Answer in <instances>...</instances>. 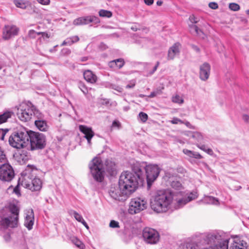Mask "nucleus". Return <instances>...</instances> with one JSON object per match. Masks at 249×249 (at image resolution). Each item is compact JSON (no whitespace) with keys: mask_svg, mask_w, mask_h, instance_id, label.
I'll return each mask as SVG.
<instances>
[{"mask_svg":"<svg viewBox=\"0 0 249 249\" xmlns=\"http://www.w3.org/2000/svg\"><path fill=\"white\" fill-rule=\"evenodd\" d=\"M172 187L175 190H180L182 188V185L179 181H173L171 184Z\"/></svg>","mask_w":249,"mask_h":249,"instance_id":"37","label":"nucleus"},{"mask_svg":"<svg viewBox=\"0 0 249 249\" xmlns=\"http://www.w3.org/2000/svg\"><path fill=\"white\" fill-rule=\"evenodd\" d=\"M132 172H123L119 178V185L124 189L130 195L138 187L139 180L143 176V167L139 162L133 163L132 165Z\"/></svg>","mask_w":249,"mask_h":249,"instance_id":"1","label":"nucleus"},{"mask_svg":"<svg viewBox=\"0 0 249 249\" xmlns=\"http://www.w3.org/2000/svg\"><path fill=\"white\" fill-rule=\"evenodd\" d=\"M19 29L14 25H6L3 28L2 37L4 40H9L17 36Z\"/></svg>","mask_w":249,"mask_h":249,"instance_id":"15","label":"nucleus"},{"mask_svg":"<svg viewBox=\"0 0 249 249\" xmlns=\"http://www.w3.org/2000/svg\"><path fill=\"white\" fill-rule=\"evenodd\" d=\"M39 3L43 5H48L50 3V0H36Z\"/></svg>","mask_w":249,"mask_h":249,"instance_id":"55","label":"nucleus"},{"mask_svg":"<svg viewBox=\"0 0 249 249\" xmlns=\"http://www.w3.org/2000/svg\"><path fill=\"white\" fill-rule=\"evenodd\" d=\"M143 241L147 244L155 245L157 244L160 238L159 232L156 230L146 227L142 233Z\"/></svg>","mask_w":249,"mask_h":249,"instance_id":"12","label":"nucleus"},{"mask_svg":"<svg viewBox=\"0 0 249 249\" xmlns=\"http://www.w3.org/2000/svg\"><path fill=\"white\" fill-rule=\"evenodd\" d=\"M120 125V123H119V121H114L112 123V126L113 127H119Z\"/></svg>","mask_w":249,"mask_h":249,"instance_id":"57","label":"nucleus"},{"mask_svg":"<svg viewBox=\"0 0 249 249\" xmlns=\"http://www.w3.org/2000/svg\"><path fill=\"white\" fill-rule=\"evenodd\" d=\"M147 41V39L145 38H140L139 40H138V43L141 44L144 42H145Z\"/></svg>","mask_w":249,"mask_h":249,"instance_id":"59","label":"nucleus"},{"mask_svg":"<svg viewBox=\"0 0 249 249\" xmlns=\"http://www.w3.org/2000/svg\"><path fill=\"white\" fill-rule=\"evenodd\" d=\"M116 63V59L111 61L108 63V66L111 68L117 69Z\"/></svg>","mask_w":249,"mask_h":249,"instance_id":"51","label":"nucleus"},{"mask_svg":"<svg viewBox=\"0 0 249 249\" xmlns=\"http://www.w3.org/2000/svg\"><path fill=\"white\" fill-rule=\"evenodd\" d=\"M14 4L17 7L25 9L29 5V2L23 0H15L14 1Z\"/></svg>","mask_w":249,"mask_h":249,"instance_id":"30","label":"nucleus"},{"mask_svg":"<svg viewBox=\"0 0 249 249\" xmlns=\"http://www.w3.org/2000/svg\"><path fill=\"white\" fill-rule=\"evenodd\" d=\"M229 7L230 10L233 11H237L240 9V6L236 3H231L229 4Z\"/></svg>","mask_w":249,"mask_h":249,"instance_id":"39","label":"nucleus"},{"mask_svg":"<svg viewBox=\"0 0 249 249\" xmlns=\"http://www.w3.org/2000/svg\"><path fill=\"white\" fill-rule=\"evenodd\" d=\"M70 214L73 215L75 219L79 222H81L84 219L82 216L75 211H71Z\"/></svg>","mask_w":249,"mask_h":249,"instance_id":"36","label":"nucleus"},{"mask_svg":"<svg viewBox=\"0 0 249 249\" xmlns=\"http://www.w3.org/2000/svg\"><path fill=\"white\" fill-rule=\"evenodd\" d=\"M30 130L23 128L14 132L9 137L10 145L19 149L26 147L29 144Z\"/></svg>","mask_w":249,"mask_h":249,"instance_id":"6","label":"nucleus"},{"mask_svg":"<svg viewBox=\"0 0 249 249\" xmlns=\"http://www.w3.org/2000/svg\"><path fill=\"white\" fill-rule=\"evenodd\" d=\"M34 223V213L32 209L29 210L26 212L25 218L24 226L29 230L33 228Z\"/></svg>","mask_w":249,"mask_h":249,"instance_id":"21","label":"nucleus"},{"mask_svg":"<svg viewBox=\"0 0 249 249\" xmlns=\"http://www.w3.org/2000/svg\"><path fill=\"white\" fill-rule=\"evenodd\" d=\"M170 122L172 124H183V121H182L180 119H179L178 118H176V117H174L173 118V119L170 121Z\"/></svg>","mask_w":249,"mask_h":249,"instance_id":"46","label":"nucleus"},{"mask_svg":"<svg viewBox=\"0 0 249 249\" xmlns=\"http://www.w3.org/2000/svg\"><path fill=\"white\" fill-rule=\"evenodd\" d=\"M147 207V200L144 197H137L131 199L128 212L131 214L139 213L146 209Z\"/></svg>","mask_w":249,"mask_h":249,"instance_id":"10","label":"nucleus"},{"mask_svg":"<svg viewBox=\"0 0 249 249\" xmlns=\"http://www.w3.org/2000/svg\"><path fill=\"white\" fill-rule=\"evenodd\" d=\"M173 194V203L171 209H179L182 208L187 203L197 197L196 192H193L186 194L181 191H171Z\"/></svg>","mask_w":249,"mask_h":249,"instance_id":"7","label":"nucleus"},{"mask_svg":"<svg viewBox=\"0 0 249 249\" xmlns=\"http://www.w3.org/2000/svg\"><path fill=\"white\" fill-rule=\"evenodd\" d=\"M19 212V208L14 203L10 204L8 208L0 211V230L17 227Z\"/></svg>","mask_w":249,"mask_h":249,"instance_id":"4","label":"nucleus"},{"mask_svg":"<svg viewBox=\"0 0 249 249\" xmlns=\"http://www.w3.org/2000/svg\"><path fill=\"white\" fill-rule=\"evenodd\" d=\"M141 165L143 167L142 172L145 170L147 184L150 186L158 178L160 171V169L156 164H149L145 165L144 163H141Z\"/></svg>","mask_w":249,"mask_h":249,"instance_id":"11","label":"nucleus"},{"mask_svg":"<svg viewBox=\"0 0 249 249\" xmlns=\"http://www.w3.org/2000/svg\"><path fill=\"white\" fill-rule=\"evenodd\" d=\"M11 113L10 112H6L0 115V124L6 122L7 119L11 117Z\"/></svg>","mask_w":249,"mask_h":249,"instance_id":"35","label":"nucleus"},{"mask_svg":"<svg viewBox=\"0 0 249 249\" xmlns=\"http://www.w3.org/2000/svg\"><path fill=\"white\" fill-rule=\"evenodd\" d=\"M183 124H185L186 125V126L189 128H194L193 126H192V125L188 121H185V122L183 121Z\"/></svg>","mask_w":249,"mask_h":249,"instance_id":"61","label":"nucleus"},{"mask_svg":"<svg viewBox=\"0 0 249 249\" xmlns=\"http://www.w3.org/2000/svg\"><path fill=\"white\" fill-rule=\"evenodd\" d=\"M22 185L26 188H28L32 191H37L42 187V181L38 178H34L31 183H27L25 179L22 182Z\"/></svg>","mask_w":249,"mask_h":249,"instance_id":"17","label":"nucleus"},{"mask_svg":"<svg viewBox=\"0 0 249 249\" xmlns=\"http://www.w3.org/2000/svg\"><path fill=\"white\" fill-rule=\"evenodd\" d=\"M79 130L84 134V138L86 139L89 145L91 144V139L94 135V133L92 128L84 125L79 126Z\"/></svg>","mask_w":249,"mask_h":249,"instance_id":"20","label":"nucleus"},{"mask_svg":"<svg viewBox=\"0 0 249 249\" xmlns=\"http://www.w3.org/2000/svg\"><path fill=\"white\" fill-rule=\"evenodd\" d=\"M90 174L94 180L102 182L105 178V170L110 175L116 174V165L114 162L109 160H106L104 164L99 157H96L89 163Z\"/></svg>","mask_w":249,"mask_h":249,"instance_id":"2","label":"nucleus"},{"mask_svg":"<svg viewBox=\"0 0 249 249\" xmlns=\"http://www.w3.org/2000/svg\"><path fill=\"white\" fill-rule=\"evenodd\" d=\"M109 227L112 228H119V222L111 220L109 223Z\"/></svg>","mask_w":249,"mask_h":249,"instance_id":"43","label":"nucleus"},{"mask_svg":"<svg viewBox=\"0 0 249 249\" xmlns=\"http://www.w3.org/2000/svg\"><path fill=\"white\" fill-rule=\"evenodd\" d=\"M73 242L75 245V246L81 249H84L85 247L83 243L77 238L74 239L73 240Z\"/></svg>","mask_w":249,"mask_h":249,"instance_id":"38","label":"nucleus"},{"mask_svg":"<svg viewBox=\"0 0 249 249\" xmlns=\"http://www.w3.org/2000/svg\"><path fill=\"white\" fill-rule=\"evenodd\" d=\"M173 194L171 191L160 190L152 196L150 207L157 213H162L171 210Z\"/></svg>","mask_w":249,"mask_h":249,"instance_id":"3","label":"nucleus"},{"mask_svg":"<svg viewBox=\"0 0 249 249\" xmlns=\"http://www.w3.org/2000/svg\"><path fill=\"white\" fill-rule=\"evenodd\" d=\"M79 38L77 36H74L67 38L62 43L61 46H71L72 44L77 42Z\"/></svg>","mask_w":249,"mask_h":249,"instance_id":"26","label":"nucleus"},{"mask_svg":"<svg viewBox=\"0 0 249 249\" xmlns=\"http://www.w3.org/2000/svg\"><path fill=\"white\" fill-rule=\"evenodd\" d=\"M15 176L14 170L10 164L3 163L0 165V180L4 182H9Z\"/></svg>","mask_w":249,"mask_h":249,"instance_id":"13","label":"nucleus"},{"mask_svg":"<svg viewBox=\"0 0 249 249\" xmlns=\"http://www.w3.org/2000/svg\"><path fill=\"white\" fill-rule=\"evenodd\" d=\"M26 151H22L21 153L18 157V161L21 163H24L30 159V156L27 154Z\"/></svg>","mask_w":249,"mask_h":249,"instance_id":"29","label":"nucleus"},{"mask_svg":"<svg viewBox=\"0 0 249 249\" xmlns=\"http://www.w3.org/2000/svg\"><path fill=\"white\" fill-rule=\"evenodd\" d=\"M172 102L179 105H181L184 103L183 97L178 94H176L172 96L171 99Z\"/></svg>","mask_w":249,"mask_h":249,"instance_id":"31","label":"nucleus"},{"mask_svg":"<svg viewBox=\"0 0 249 249\" xmlns=\"http://www.w3.org/2000/svg\"><path fill=\"white\" fill-rule=\"evenodd\" d=\"M205 152L207 153L208 154H209L211 156H212L213 155V150L210 148L207 147V148L206 150V151Z\"/></svg>","mask_w":249,"mask_h":249,"instance_id":"58","label":"nucleus"},{"mask_svg":"<svg viewBox=\"0 0 249 249\" xmlns=\"http://www.w3.org/2000/svg\"><path fill=\"white\" fill-rule=\"evenodd\" d=\"M37 119L35 121V124L36 127L41 131H46L48 129V126L45 120H42L43 115L42 118Z\"/></svg>","mask_w":249,"mask_h":249,"instance_id":"24","label":"nucleus"},{"mask_svg":"<svg viewBox=\"0 0 249 249\" xmlns=\"http://www.w3.org/2000/svg\"><path fill=\"white\" fill-rule=\"evenodd\" d=\"M196 146L199 148L200 149L203 150V151L205 152L206 151V150L207 149V146L204 144H199V143H197L196 144Z\"/></svg>","mask_w":249,"mask_h":249,"instance_id":"52","label":"nucleus"},{"mask_svg":"<svg viewBox=\"0 0 249 249\" xmlns=\"http://www.w3.org/2000/svg\"><path fill=\"white\" fill-rule=\"evenodd\" d=\"M211 71L210 65L205 62L202 65H200L199 68V77L202 81L207 80L210 76Z\"/></svg>","mask_w":249,"mask_h":249,"instance_id":"19","label":"nucleus"},{"mask_svg":"<svg viewBox=\"0 0 249 249\" xmlns=\"http://www.w3.org/2000/svg\"><path fill=\"white\" fill-rule=\"evenodd\" d=\"M29 140L31 150L42 149L46 145V137L42 133L30 130Z\"/></svg>","mask_w":249,"mask_h":249,"instance_id":"9","label":"nucleus"},{"mask_svg":"<svg viewBox=\"0 0 249 249\" xmlns=\"http://www.w3.org/2000/svg\"><path fill=\"white\" fill-rule=\"evenodd\" d=\"M189 20L192 23H196L198 22V19L194 15L190 16Z\"/></svg>","mask_w":249,"mask_h":249,"instance_id":"48","label":"nucleus"},{"mask_svg":"<svg viewBox=\"0 0 249 249\" xmlns=\"http://www.w3.org/2000/svg\"><path fill=\"white\" fill-rule=\"evenodd\" d=\"M99 18L95 16H89L77 18L73 20V24L75 25H86L92 23L95 25L99 23Z\"/></svg>","mask_w":249,"mask_h":249,"instance_id":"16","label":"nucleus"},{"mask_svg":"<svg viewBox=\"0 0 249 249\" xmlns=\"http://www.w3.org/2000/svg\"><path fill=\"white\" fill-rule=\"evenodd\" d=\"M243 120L246 123H249V116L247 114H244L242 116Z\"/></svg>","mask_w":249,"mask_h":249,"instance_id":"56","label":"nucleus"},{"mask_svg":"<svg viewBox=\"0 0 249 249\" xmlns=\"http://www.w3.org/2000/svg\"><path fill=\"white\" fill-rule=\"evenodd\" d=\"M6 160V156L3 151L0 148V161L2 162Z\"/></svg>","mask_w":249,"mask_h":249,"instance_id":"49","label":"nucleus"},{"mask_svg":"<svg viewBox=\"0 0 249 249\" xmlns=\"http://www.w3.org/2000/svg\"><path fill=\"white\" fill-rule=\"evenodd\" d=\"M139 117L142 123H145L148 119V115L146 113L141 112L139 114Z\"/></svg>","mask_w":249,"mask_h":249,"instance_id":"40","label":"nucleus"},{"mask_svg":"<svg viewBox=\"0 0 249 249\" xmlns=\"http://www.w3.org/2000/svg\"><path fill=\"white\" fill-rule=\"evenodd\" d=\"M79 88L81 89V91L85 94H86L87 93L88 90H87V88L85 87V86L84 85H83V84H80L79 85Z\"/></svg>","mask_w":249,"mask_h":249,"instance_id":"54","label":"nucleus"},{"mask_svg":"<svg viewBox=\"0 0 249 249\" xmlns=\"http://www.w3.org/2000/svg\"><path fill=\"white\" fill-rule=\"evenodd\" d=\"M183 153L190 158H193L196 159H201L203 157L198 152L189 150L187 149L183 150Z\"/></svg>","mask_w":249,"mask_h":249,"instance_id":"27","label":"nucleus"},{"mask_svg":"<svg viewBox=\"0 0 249 249\" xmlns=\"http://www.w3.org/2000/svg\"><path fill=\"white\" fill-rule=\"evenodd\" d=\"M8 131V129H0V140H4L5 134Z\"/></svg>","mask_w":249,"mask_h":249,"instance_id":"45","label":"nucleus"},{"mask_svg":"<svg viewBox=\"0 0 249 249\" xmlns=\"http://www.w3.org/2000/svg\"><path fill=\"white\" fill-rule=\"evenodd\" d=\"M33 115L40 119L42 118V114L31 103L29 104L23 103L19 105L18 109L17 116L21 121L27 122L30 120Z\"/></svg>","mask_w":249,"mask_h":249,"instance_id":"8","label":"nucleus"},{"mask_svg":"<svg viewBox=\"0 0 249 249\" xmlns=\"http://www.w3.org/2000/svg\"><path fill=\"white\" fill-rule=\"evenodd\" d=\"M159 64H160L159 62H157L156 65L153 68L152 71L150 72V73L151 74H153L157 70L158 67H159Z\"/></svg>","mask_w":249,"mask_h":249,"instance_id":"62","label":"nucleus"},{"mask_svg":"<svg viewBox=\"0 0 249 249\" xmlns=\"http://www.w3.org/2000/svg\"><path fill=\"white\" fill-rule=\"evenodd\" d=\"M108 194L110 197L118 201H124L129 196V195L126 191L121 188L119 185L111 186L109 190Z\"/></svg>","mask_w":249,"mask_h":249,"instance_id":"14","label":"nucleus"},{"mask_svg":"<svg viewBox=\"0 0 249 249\" xmlns=\"http://www.w3.org/2000/svg\"><path fill=\"white\" fill-rule=\"evenodd\" d=\"M209 6L212 9H216L218 7L217 3L214 2H210L209 4Z\"/></svg>","mask_w":249,"mask_h":249,"instance_id":"50","label":"nucleus"},{"mask_svg":"<svg viewBox=\"0 0 249 249\" xmlns=\"http://www.w3.org/2000/svg\"><path fill=\"white\" fill-rule=\"evenodd\" d=\"M205 242L211 246L203 249H228L229 239L225 232L215 231L207 233L204 238Z\"/></svg>","mask_w":249,"mask_h":249,"instance_id":"5","label":"nucleus"},{"mask_svg":"<svg viewBox=\"0 0 249 249\" xmlns=\"http://www.w3.org/2000/svg\"><path fill=\"white\" fill-rule=\"evenodd\" d=\"M101 101L102 102H101V103L103 105H107L109 103V100L107 99H101Z\"/></svg>","mask_w":249,"mask_h":249,"instance_id":"63","label":"nucleus"},{"mask_svg":"<svg viewBox=\"0 0 249 249\" xmlns=\"http://www.w3.org/2000/svg\"><path fill=\"white\" fill-rule=\"evenodd\" d=\"M191 137L197 142H201L203 140V135L198 132H192Z\"/></svg>","mask_w":249,"mask_h":249,"instance_id":"34","label":"nucleus"},{"mask_svg":"<svg viewBox=\"0 0 249 249\" xmlns=\"http://www.w3.org/2000/svg\"><path fill=\"white\" fill-rule=\"evenodd\" d=\"M230 249H247V243L238 236L233 238Z\"/></svg>","mask_w":249,"mask_h":249,"instance_id":"22","label":"nucleus"},{"mask_svg":"<svg viewBox=\"0 0 249 249\" xmlns=\"http://www.w3.org/2000/svg\"><path fill=\"white\" fill-rule=\"evenodd\" d=\"M37 33L38 32H37L33 30H30L29 31L28 36L30 38H35L36 37V35H37Z\"/></svg>","mask_w":249,"mask_h":249,"instance_id":"47","label":"nucleus"},{"mask_svg":"<svg viewBox=\"0 0 249 249\" xmlns=\"http://www.w3.org/2000/svg\"><path fill=\"white\" fill-rule=\"evenodd\" d=\"M116 62L117 69H121L124 64V61L123 58L116 59Z\"/></svg>","mask_w":249,"mask_h":249,"instance_id":"42","label":"nucleus"},{"mask_svg":"<svg viewBox=\"0 0 249 249\" xmlns=\"http://www.w3.org/2000/svg\"><path fill=\"white\" fill-rule=\"evenodd\" d=\"M37 35H41V37L44 40L48 39L50 37V36L46 32H38L37 33Z\"/></svg>","mask_w":249,"mask_h":249,"instance_id":"44","label":"nucleus"},{"mask_svg":"<svg viewBox=\"0 0 249 249\" xmlns=\"http://www.w3.org/2000/svg\"><path fill=\"white\" fill-rule=\"evenodd\" d=\"M190 32L192 34H196L197 36H199L202 38L204 37V34L203 32L198 28V27L196 25L192 24L189 25Z\"/></svg>","mask_w":249,"mask_h":249,"instance_id":"28","label":"nucleus"},{"mask_svg":"<svg viewBox=\"0 0 249 249\" xmlns=\"http://www.w3.org/2000/svg\"><path fill=\"white\" fill-rule=\"evenodd\" d=\"M157 94V92H155V91H153V92H152L150 95H149L148 96V97L149 98H153V97H155Z\"/></svg>","mask_w":249,"mask_h":249,"instance_id":"64","label":"nucleus"},{"mask_svg":"<svg viewBox=\"0 0 249 249\" xmlns=\"http://www.w3.org/2000/svg\"><path fill=\"white\" fill-rule=\"evenodd\" d=\"M8 228L7 227L5 229L0 230V235L2 236L6 241H9L11 238L10 234L8 229Z\"/></svg>","mask_w":249,"mask_h":249,"instance_id":"32","label":"nucleus"},{"mask_svg":"<svg viewBox=\"0 0 249 249\" xmlns=\"http://www.w3.org/2000/svg\"><path fill=\"white\" fill-rule=\"evenodd\" d=\"M181 49V44L178 42L175 43L168 50L167 59L168 60H173L176 56L179 55Z\"/></svg>","mask_w":249,"mask_h":249,"instance_id":"18","label":"nucleus"},{"mask_svg":"<svg viewBox=\"0 0 249 249\" xmlns=\"http://www.w3.org/2000/svg\"><path fill=\"white\" fill-rule=\"evenodd\" d=\"M202 201L206 204L219 205L220 204L219 199L213 196H205L202 199Z\"/></svg>","mask_w":249,"mask_h":249,"instance_id":"25","label":"nucleus"},{"mask_svg":"<svg viewBox=\"0 0 249 249\" xmlns=\"http://www.w3.org/2000/svg\"><path fill=\"white\" fill-rule=\"evenodd\" d=\"M14 192L18 196L20 195V190L18 185H17L14 189Z\"/></svg>","mask_w":249,"mask_h":249,"instance_id":"53","label":"nucleus"},{"mask_svg":"<svg viewBox=\"0 0 249 249\" xmlns=\"http://www.w3.org/2000/svg\"><path fill=\"white\" fill-rule=\"evenodd\" d=\"M185 249H198V247L195 243H188L186 244Z\"/></svg>","mask_w":249,"mask_h":249,"instance_id":"41","label":"nucleus"},{"mask_svg":"<svg viewBox=\"0 0 249 249\" xmlns=\"http://www.w3.org/2000/svg\"><path fill=\"white\" fill-rule=\"evenodd\" d=\"M144 3L147 5H151L154 2V0H144Z\"/></svg>","mask_w":249,"mask_h":249,"instance_id":"60","label":"nucleus"},{"mask_svg":"<svg viewBox=\"0 0 249 249\" xmlns=\"http://www.w3.org/2000/svg\"><path fill=\"white\" fill-rule=\"evenodd\" d=\"M99 15L101 17L109 18L112 17V13L110 11L102 9L99 11Z\"/></svg>","mask_w":249,"mask_h":249,"instance_id":"33","label":"nucleus"},{"mask_svg":"<svg viewBox=\"0 0 249 249\" xmlns=\"http://www.w3.org/2000/svg\"><path fill=\"white\" fill-rule=\"evenodd\" d=\"M85 79L89 83H95L97 80V77L91 71L87 70L83 73Z\"/></svg>","mask_w":249,"mask_h":249,"instance_id":"23","label":"nucleus"}]
</instances>
